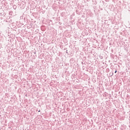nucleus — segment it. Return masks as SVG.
Masks as SVG:
<instances>
[{
	"instance_id": "1",
	"label": "nucleus",
	"mask_w": 130,
	"mask_h": 130,
	"mask_svg": "<svg viewBox=\"0 0 130 130\" xmlns=\"http://www.w3.org/2000/svg\"><path fill=\"white\" fill-rule=\"evenodd\" d=\"M117 72V71L116 70L115 72V73L116 74Z\"/></svg>"
}]
</instances>
